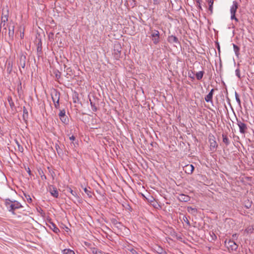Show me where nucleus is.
<instances>
[{
  "label": "nucleus",
  "mask_w": 254,
  "mask_h": 254,
  "mask_svg": "<svg viewBox=\"0 0 254 254\" xmlns=\"http://www.w3.org/2000/svg\"><path fill=\"white\" fill-rule=\"evenodd\" d=\"M225 245L229 249H231L232 251H235L238 248V245L236 244V243L234 241L230 240L228 242L225 241Z\"/></svg>",
  "instance_id": "nucleus-5"
},
{
  "label": "nucleus",
  "mask_w": 254,
  "mask_h": 254,
  "mask_svg": "<svg viewBox=\"0 0 254 254\" xmlns=\"http://www.w3.org/2000/svg\"><path fill=\"white\" fill-rule=\"evenodd\" d=\"M223 141L227 145L229 144V138L227 137V136L225 134H222Z\"/></svg>",
  "instance_id": "nucleus-20"
},
{
  "label": "nucleus",
  "mask_w": 254,
  "mask_h": 254,
  "mask_svg": "<svg viewBox=\"0 0 254 254\" xmlns=\"http://www.w3.org/2000/svg\"><path fill=\"white\" fill-rule=\"evenodd\" d=\"M60 118L61 121L64 124H66L68 122V119L66 116L61 117Z\"/></svg>",
  "instance_id": "nucleus-24"
},
{
  "label": "nucleus",
  "mask_w": 254,
  "mask_h": 254,
  "mask_svg": "<svg viewBox=\"0 0 254 254\" xmlns=\"http://www.w3.org/2000/svg\"><path fill=\"white\" fill-rule=\"evenodd\" d=\"M49 191L51 194L54 197L58 198L59 197V192L57 189L54 186L51 185L49 187Z\"/></svg>",
  "instance_id": "nucleus-7"
},
{
  "label": "nucleus",
  "mask_w": 254,
  "mask_h": 254,
  "mask_svg": "<svg viewBox=\"0 0 254 254\" xmlns=\"http://www.w3.org/2000/svg\"><path fill=\"white\" fill-rule=\"evenodd\" d=\"M151 38L153 43L155 45L158 44L160 42V33L157 30H151Z\"/></svg>",
  "instance_id": "nucleus-3"
},
{
  "label": "nucleus",
  "mask_w": 254,
  "mask_h": 254,
  "mask_svg": "<svg viewBox=\"0 0 254 254\" xmlns=\"http://www.w3.org/2000/svg\"><path fill=\"white\" fill-rule=\"evenodd\" d=\"M24 36V33H22V35H21V38H22Z\"/></svg>",
  "instance_id": "nucleus-41"
},
{
  "label": "nucleus",
  "mask_w": 254,
  "mask_h": 254,
  "mask_svg": "<svg viewBox=\"0 0 254 254\" xmlns=\"http://www.w3.org/2000/svg\"><path fill=\"white\" fill-rule=\"evenodd\" d=\"M131 252H132V253L133 254H134L135 253H136V252L135 250H132L131 251Z\"/></svg>",
  "instance_id": "nucleus-39"
},
{
  "label": "nucleus",
  "mask_w": 254,
  "mask_h": 254,
  "mask_svg": "<svg viewBox=\"0 0 254 254\" xmlns=\"http://www.w3.org/2000/svg\"><path fill=\"white\" fill-rule=\"evenodd\" d=\"M184 221H185V222H187V223L188 224H189V220H188V219L187 218V217H185V218H184Z\"/></svg>",
  "instance_id": "nucleus-36"
},
{
  "label": "nucleus",
  "mask_w": 254,
  "mask_h": 254,
  "mask_svg": "<svg viewBox=\"0 0 254 254\" xmlns=\"http://www.w3.org/2000/svg\"><path fill=\"white\" fill-rule=\"evenodd\" d=\"M7 101L9 103V105L11 107H12L14 106V104L12 101V98L11 96H8L7 98Z\"/></svg>",
  "instance_id": "nucleus-25"
},
{
  "label": "nucleus",
  "mask_w": 254,
  "mask_h": 254,
  "mask_svg": "<svg viewBox=\"0 0 254 254\" xmlns=\"http://www.w3.org/2000/svg\"><path fill=\"white\" fill-rule=\"evenodd\" d=\"M121 49L119 45H115L114 46V51L113 54L114 55V58L116 60H119L121 56Z\"/></svg>",
  "instance_id": "nucleus-4"
},
{
  "label": "nucleus",
  "mask_w": 254,
  "mask_h": 254,
  "mask_svg": "<svg viewBox=\"0 0 254 254\" xmlns=\"http://www.w3.org/2000/svg\"><path fill=\"white\" fill-rule=\"evenodd\" d=\"M84 191L89 197L92 196L91 191L89 190H88L86 188H84Z\"/></svg>",
  "instance_id": "nucleus-27"
},
{
  "label": "nucleus",
  "mask_w": 254,
  "mask_h": 254,
  "mask_svg": "<svg viewBox=\"0 0 254 254\" xmlns=\"http://www.w3.org/2000/svg\"><path fill=\"white\" fill-rule=\"evenodd\" d=\"M179 199L182 201L187 202L190 200L189 196L182 194L179 196Z\"/></svg>",
  "instance_id": "nucleus-13"
},
{
  "label": "nucleus",
  "mask_w": 254,
  "mask_h": 254,
  "mask_svg": "<svg viewBox=\"0 0 254 254\" xmlns=\"http://www.w3.org/2000/svg\"><path fill=\"white\" fill-rule=\"evenodd\" d=\"M8 10L7 9H4V8L2 10L1 16V22L0 23V29H1L3 28L2 33L6 32V28L5 25L8 21Z\"/></svg>",
  "instance_id": "nucleus-2"
},
{
  "label": "nucleus",
  "mask_w": 254,
  "mask_h": 254,
  "mask_svg": "<svg viewBox=\"0 0 254 254\" xmlns=\"http://www.w3.org/2000/svg\"><path fill=\"white\" fill-rule=\"evenodd\" d=\"M218 50L219 51H220V47L219 45L218 46Z\"/></svg>",
  "instance_id": "nucleus-42"
},
{
  "label": "nucleus",
  "mask_w": 254,
  "mask_h": 254,
  "mask_svg": "<svg viewBox=\"0 0 254 254\" xmlns=\"http://www.w3.org/2000/svg\"><path fill=\"white\" fill-rule=\"evenodd\" d=\"M50 228L55 233L57 234H58L60 231V229L54 223H51Z\"/></svg>",
  "instance_id": "nucleus-16"
},
{
  "label": "nucleus",
  "mask_w": 254,
  "mask_h": 254,
  "mask_svg": "<svg viewBox=\"0 0 254 254\" xmlns=\"http://www.w3.org/2000/svg\"><path fill=\"white\" fill-rule=\"evenodd\" d=\"M67 191H68L75 198L78 197L77 193L75 191H74L70 188H68L67 189Z\"/></svg>",
  "instance_id": "nucleus-21"
},
{
  "label": "nucleus",
  "mask_w": 254,
  "mask_h": 254,
  "mask_svg": "<svg viewBox=\"0 0 254 254\" xmlns=\"http://www.w3.org/2000/svg\"><path fill=\"white\" fill-rule=\"evenodd\" d=\"M194 167L191 164H188L183 168V170L186 173L190 175L191 174L194 170Z\"/></svg>",
  "instance_id": "nucleus-8"
},
{
  "label": "nucleus",
  "mask_w": 254,
  "mask_h": 254,
  "mask_svg": "<svg viewBox=\"0 0 254 254\" xmlns=\"http://www.w3.org/2000/svg\"><path fill=\"white\" fill-rule=\"evenodd\" d=\"M233 46L234 51L235 52L236 55L237 57H238L239 55H240V53H239L240 48L238 46H237L236 45H235L234 44H233Z\"/></svg>",
  "instance_id": "nucleus-19"
},
{
  "label": "nucleus",
  "mask_w": 254,
  "mask_h": 254,
  "mask_svg": "<svg viewBox=\"0 0 254 254\" xmlns=\"http://www.w3.org/2000/svg\"><path fill=\"white\" fill-rule=\"evenodd\" d=\"M210 149L211 151H214L217 146V143L214 139L210 138Z\"/></svg>",
  "instance_id": "nucleus-10"
},
{
  "label": "nucleus",
  "mask_w": 254,
  "mask_h": 254,
  "mask_svg": "<svg viewBox=\"0 0 254 254\" xmlns=\"http://www.w3.org/2000/svg\"><path fill=\"white\" fill-rule=\"evenodd\" d=\"M89 100L90 101V104L91 105V106L92 107V110L94 111H96V108L93 105V103H92L91 100L90 99Z\"/></svg>",
  "instance_id": "nucleus-33"
},
{
  "label": "nucleus",
  "mask_w": 254,
  "mask_h": 254,
  "mask_svg": "<svg viewBox=\"0 0 254 254\" xmlns=\"http://www.w3.org/2000/svg\"><path fill=\"white\" fill-rule=\"evenodd\" d=\"M28 116V111L26 109L23 110V118L25 119L27 118Z\"/></svg>",
  "instance_id": "nucleus-29"
},
{
  "label": "nucleus",
  "mask_w": 254,
  "mask_h": 254,
  "mask_svg": "<svg viewBox=\"0 0 254 254\" xmlns=\"http://www.w3.org/2000/svg\"><path fill=\"white\" fill-rule=\"evenodd\" d=\"M188 209H189V210L190 209H191V210H195L194 208H191V207H188Z\"/></svg>",
  "instance_id": "nucleus-40"
},
{
  "label": "nucleus",
  "mask_w": 254,
  "mask_h": 254,
  "mask_svg": "<svg viewBox=\"0 0 254 254\" xmlns=\"http://www.w3.org/2000/svg\"><path fill=\"white\" fill-rule=\"evenodd\" d=\"M93 252L95 253V254H102L100 251H97V250L95 251V252L94 251H93Z\"/></svg>",
  "instance_id": "nucleus-35"
},
{
  "label": "nucleus",
  "mask_w": 254,
  "mask_h": 254,
  "mask_svg": "<svg viewBox=\"0 0 254 254\" xmlns=\"http://www.w3.org/2000/svg\"><path fill=\"white\" fill-rule=\"evenodd\" d=\"M237 125L239 127L240 132L243 134L245 133L248 129L247 125L240 121H237Z\"/></svg>",
  "instance_id": "nucleus-6"
},
{
  "label": "nucleus",
  "mask_w": 254,
  "mask_h": 254,
  "mask_svg": "<svg viewBox=\"0 0 254 254\" xmlns=\"http://www.w3.org/2000/svg\"><path fill=\"white\" fill-rule=\"evenodd\" d=\"M5 204L9 212L14 214V210L22 207V205L17 201L10 200L9 199L5 200Z\"/></svg>",
  "instance_id": "nucleus-1"
},
{
  "label": "nucleus",
  "mask_w": 254,
  "mask_h": 254,
  "mask_svg": "<svg viewBox=\"0 0 254 254\" xmlns=\"http://www.w3.org/2000/svg\"><path fill=\"white\" fill-rule=\"evenodd\" d=\"M65 116V111L64 110H61L59 113V117L60 118L61 117Z\"/></svg>",
  "instance_id": "nucleus-28"
},
{
  "label": "nucleus",
  "mask_w": 254,
  "mask_h": 254,
  "mask_svg": "<svg viewBox=\"0 0 254 254\" xmlns=\"http://www.w3.org/2000/svg\"><path fill=\"white\" fill-rule=\"evenodd\" d=\"M12 70V64L8 62L7 64V71L8 73H10Z\"/></svg>",
  "instance_id": "nucleus-22"
},
{
  "label": "nucleus",
  "mask_w": 254,
  "mask_h": 254,
  "mask_svg": "<svg viewBox=\"0 0 254 254\" xmlns=\"http://www.w3.org/2000/svg\"><path fill=\"white\" fill-rule=\"evenodd\" d=\"M212 97V96H205V100L208 103L210 102L213 105Z\"/></svg>",
  "instance_id": "nucleus-23"
},
{
  "label": "nucleus",
  "mask_w": 254,
  "mask_h": 254,
  "mask_svg": "<svg viewBox=\"0 0 254 254\" xmlns=\"http://www.w3.org/2000/svg\"><path fill=\"white\" fill-rule=\"evenodd\" d=\"M14 32V26H9L8 27V35L9 37H13Z\"/></svg>",
  "instance_id": "nucleus-14"
},
{
  "label": "nucleus",
  "mask_w": 254,
  "mask_h": 254,
  "mask_svg": "<svg viewBox=\"0 0 254 254\" xmlns=\"http://www.w3.org/2000/svg\"><path fill=\"white\" fill-rule=\"evenodd\" d=\"M214 2V0H208V3L209 4L208 10L210 12V13H212L213 12V4Z\"/></svg>",
  "instance_id": "nucleus-17"
},
{
  "label": "nucleus",
  "mask_w": 254,
  "mask_h": 254,
  "mask_svg": "<svg viewBox=\"0 0 254 254\" xmlns=\"http://www.w3.org/2000/svg\"><path fill=\"white\" fill-rule=\"evenodd\" d=\"M204 73V72L203 71H200L197 72L195 74V76H196V79L198 80H201L203 76Z\"/></svg>",
  "instance_id": "nucleus-15"
},
{
  "label": "nucleus",
  "mask_w": 254,
  "mask_h": 254,
  "mask_svg": "<svg viewBox=\"0 0 254 254\" xmlns=\"http://www.w3.org/2000/svg\"><path fill=\"white\" fill-rule=\"evenodd\" d=\"M238 8V3L236 1L233 2V4L230 8L231 16L236 14V11Z\"/></svg>",
  "instance_id": "nucleus-9"
},
{
  "label": "nucleus",
  "mask_w": 254,
  "mask_h": 254,
  "mask_svg": "<svg viewBox=\"0 0 254 254\" xmlns=\"http://www.w3.org/2000/svg\"><path fill=\"white\" fill-rule=\"evenodd\" d=\"M168 40V42L170 43H179L178 38L176 36H173V35L169 36Z\"/></svg>",
  "instance_id": "nucleus-12"
},
{
  "label": "nucleus",
  "mask_w": 254,
  "mask_h": 254,
  "mask_svg": "<svg viewBox=\"0 0 254 254\" xmlns=\"http://www.w3.org/2000/svg\"><path fill=\"white\" fill-rule=\"evenodd\" d=\"M53 102H54L55 106L56 108H58L60 106L59 105V96H52Z\"/></svg>",
  "instance_id": "nucleus-11"
},
{
  "label": "nucleus",
  "mask_w": 254,
  "mask_h": 254,
  "mask_svg": "<svg viewBox=\"0 0 254 254\" xmlns=\"http://www.w3.org/2000/svg\"><path fill=\"white\" fill-rule=\"evenodd\" d=\"M237 95H237V93L235 92V96H237Z\"/></svg>",
  "instance_id": "nucleus-44"
},
{
  "label": "nucleus",
  "mask_w": 254,
  "mask_h": 254,
  "mask_svg": "<svg viewBox=\"0 0 254 254\" xmlns=\"http://www.w3.org/2000/svg\"><path fill=\"white\" fill-rule=\"evenodd\" d=\"M236 100L238 103L239 105H241V100L239 97V96H235Z\"/></svg>",
  "instance_id": "nucleus-32"
},
{
  "label": "nucleus",
  "mask_w": 254,
  "mask_h": 254,
  "mask_svg": "<svg viewBox=\"0 0 254 254\" xmlns=\"http://www.w3.org/2000/svg\"><path fill=\"white\" fill-rule=\"evenodd\" d=\"M231 19L234 20L237 22L239 21V19L236 17L235 15L231 16Z\"/></svg>",
  "instance_id": "nucleus-31"
},
{
  "label": "nucleus",
  "mask_w": 254,
  "mask_h": 254,
  "mask_svg": "<svg viewBox=\"0 0 254 254\" xmlns=\"http://www.w3.org/2000/svg\"><path fill=\"white\" fill-rule=\"evenodd\" d=\"M232 237L233 238H237V234H234L232 235Z\"/></svg>",
  "instance_id": "nucleus-38"
},
{
  "label": "nucleus",
  "mask_w": 254,
  "mask_h": 254,
  "mask_svg": "<svg viewBox=\"0 0 254 254\" xmlns=\"http://www.w3.org/2000/svg\"><path fill=\"white\" fill-rule=\"evenodd\" d=\"M199 8L201 9V7L200 5H199Z\"/></svg>",
  "instance_id": "nucleus-43"
},
{
  "label": "nucleus",
  "mask_w": 254,
  "mask_h": 254,
  "mask_svg": "<svg viewBox=\"0 0 254 254\" xmlns=\"http://www.w3.org/2000/svg\"><path fill=\"white\" fill-rule=\"evenodd\" d=\"M235 73L236 76L239 78L241 79V73H240V70L239 68H237L235 70Z\"/></svg>",
  "instance_id": "nucleus-26"
},
{
  "label": "nucleus",
  "mask_w": 254,
  "mask_h": 254,
  "mask_svg": "<svg viewBox=\"0 0 254 254\" xmlns=\"http://www.w3.org/2000/svg\"><path fill=\"white\" fill-rule=\"evenodd\" d=\"M75 137H74V135H72L69 137V139L70 140L74 141L75 140Z\"/></svg>",
  "instance_id": "nucleus-34"
},
{
  "label": "nucleus",
  "mask_w": 254,
  "mask_h": 254,
  "mask_svg": "<svg viewBox=\"0 0 254 254\" xmlns=\"http://www.w3.org/2000/svg\"><path fill=\"white\" fill-rule=\"evenodd\" d=\"M213 89H212L207 95H212Z\"/></svg>",
  "instance_id": "nucleus-37"
},
{
  "label": "nucleus",
  "mask_w": 254,
  "mask_h": 254,
  "mask_svg": "<svg viewBox=\"0 0 254 254\" xmlns=\"http://www.w3.org/2000/svg\"><path fill=\"white\" fill-rule=\"evenodd\" d=\"M188 76H189V77H190L191 79H192V80H194V73H193L192 71H191V73L189 72Z\"/></svg>",
  "instance_id": "nucleus-30"
},
{
  "label": "nucleus",
  "mask_w": 254,
  "mask_h": 254,
  "mask_svg": "<svg viewBox=\"0 0 254 254\" xmlns=\"http://www.w3.org/2000/svg\"><path fill=\"white\" fill-rule=\"evenodd\" d=\"M62 254H75V253L70 249H65L62 251Z\"/></svg>",
  "instance_id": "nucleus-18"
}]
</instances>
